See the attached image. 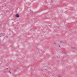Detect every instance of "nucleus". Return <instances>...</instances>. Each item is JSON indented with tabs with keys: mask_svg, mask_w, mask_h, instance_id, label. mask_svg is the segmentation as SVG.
<instances>
[{
	"mask_svg": "<svg viewBox=\"0 0 77 77\" xmlns=\"http://www.w3.org/2000/svg\"><path fill=\"white\" fill-rule=\"evenodd\" d=\"M8 68H6L5 69V70H6V71H8Z\"/></svg>",
	"mask_w": 77,
	"mask_h": 77,
	"instance_id": "nucleus-2",
	"label": "nucleus"
},
{
	"mask_svg": "<svg viewBox=\"0 0 77 77\" xmlns=\"http://www.w3.org/2000/svg\"><path fill=\"white\" fill-rule=\"evenodd\" d=\"M15 17L17 18H18V17H20V16L18 15V14H17L15 15Z\"/></svg>",
	"mask_w": 77,
	"mask_h": 77,
	"instance_id": "nucleus-1",
	"label": "nucleus"
}]
</instances>
